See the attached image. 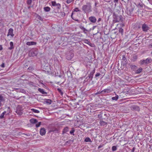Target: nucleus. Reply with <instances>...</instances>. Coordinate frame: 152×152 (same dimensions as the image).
<instances>
[{
    "label": "nucleus",
    "instance_id": "obj_10",
    "mask_svg": "<svg viewBox=\"0 0 152 152\" xmlns=\"http://www.w3.org/2000/svg\"><path fill=\"white\" fill-rule=\"evenodd\" d=\"M4 101L5 99L3 95L2 94H0V107L3 105L2 102H4Z\"/></svg>",
    "mask_w": 152,
    "mask_h": 152
},
{
    "label": "nucleus",
    "instance_id": "obj_55",
    "mask_svg": "<svg viewBox=\"0 0 152 152\" xmlns=\"http://www.w3.org/2000/svg\"><path fill=\"white\" fill-rule=\"evenodd\" d=\"M118 0H114V1L115 3H118Z\"/></svg>",
    "mask_w": 152,
    "mask_h": 152
},
{
    "label": "nucleus",
    "instance_id": "obj_23",
    "mask_svg": "<svg viewBox=\"0 0 152 152\" xmlns=\"http://www.w3.org/2000/svg\"><path fill=\"white\" fill-rule=\"evenodd\" d=\"M38 91L42 94H47V93L44 91V90L43 89H42L40 88H39L38 89Z\"/></svg>",
    "mask_w": 152,
    "mask_h": 152
},
{
    "label": "nucleus",
    "instance_id": "obj_64",
    "mask_svg": "<svg viewBox=\"0 0 152 152\" xmlns=\"http://www.w3.org/2000/svg\"><path fill=\"white\" fill-rule=\"evenodd\" d=\"M151 54L152 55V52H151Z\"/></svg>",
    "mask_w": 152,
    "mask_h": 152
},
{
    "label": "nucleus",
    "instance_id": "obj_50",
    "mask_svg": "<svg viewBox=\"0 0 152 152\" xmlns=\"http://www.w3.org/2000/svg\"><path fill=\"white\" fill-rule=\"evenodd\" d=\"M135 148H136L135 147H134L131 150V152H134Z\"/></svg>",
    "mask_w": 152,
    "mask_h": 152
},
{
    "label": "nucleus",
    "instance_id": "obj_45",
    "mask_svg": "<svg viewBox=\"0 0 152 152\" xmlns=\"http://www.w3.org/2000/svg\"><path fill=\"white\" fill-rule=\"evenodd\" d=\"M32 2V0H27V3L28 5L30 4Z\"/></svg>",
    "mask_w": 152,
    "mask_h": 152
},
{
    "label": "nucleus",
    "instance_id": "obj_56",
    "mask_svg": "<svg viewBox=\"0 0 152 152\" xmlns=\"http://www.w3.org/2000/svg\"><path fill=\"white\" fill-rule=\"evenodd\" d=\"M102 20V19L101 18H99L98 19V22H99L100 21H101Z\"/></svg>",
    "mask_w": 152,
    "mask_h": 152
},
{
    "label": "nucleus",
    "instance_id": "obj_40",
    "mask_svg": "<svg viewBox=\"0 0 152 152\" xmlns=\"http://www.w3.org/2000/svg\"><path fill=\"white\" fill-rule=\"evenodd\" d=\"M74 12H80V10L78 9V8H76L73 10Z\"/></svg>",
    "mask_w": 152,
    "mask_h": 152
},
{
    "label": "nucleus",
    "instance_id": "obj_4",
    "mask_svg": "<svg viewBox=\"0 0 152 152\" xmlns=\"http://www.w3.org/2000/svg\"><path fill=\"white\" fill-rule=\"evenodd\" d=\"M38 53V50L36 48L32 49L30 51L29 55L31 56H36Z\"/></svg>",
    "mask_w": 152,
    "mask_h": 152
},
{
    "label": "nucleus",
    "instance_id": "obj_5",
    "mask_svg": "<svg viewBox=\"0 0 152 152\" xmlns=\"http://www.w3.org/2000/svg\"><path fill=\"white\" fill-rule=\"evenodd\" d=\"M23 109L21 106L18 105L17 107L16 110L15 111L17 114L19 115H21L23 113L22 111Z\"/></svg>",
    "mask_w": 152,
    "mask_h": 152
},
{
    "label": "nucleus",
    "instance_id": "obj_48",
    "mask_svg": "<svg viewBox=\"0 0 152 152\" xmlns=\"http://www.w3.org/2000/svg\"><path fill=\"white\" fill-rule=\"evenodd\" d=\"M101 75L99 73H97L95 75L96 77L99 76Z\"/></svg>",
    "mask_w": 152,
    "mask_h": 152
},
{
    "label": "nucleus",
    "instance_id": "obj_14",
    "mask_svg": "<svg viewBox=\"0 0 152 152\" xmlns=\"http://www.w3.org/2000/svg\"><path fill=\"white\" fill-rule=\"evenodd\" d=\"M13 29L12 28H10L9 29L8 32L7 34V36H9L10 35L12 37H13L14 35L13 34Z\"/></svg>",
    "mask_w": 152,
    "mask_h": 152
},
{
    "label": "nucleus",
    "instance_id": "obj_13",
    "mask_svg": "<svg viewBox=\"0 0 152 152\" xmlns=\"http://www.w3.org/2000/svg\"><path fill=\"white\" fill-rule=\"evenodd\" d=\"M95 69L94 68L88 76V77L89 79H90L91 80H92V79L93 78V75L95 73Z\"/></svg>",
    "mask_w": 152,
    "mask_h": 152
},
{
    "label": "nucleus",
    "instance_id": "obj_54",
    "mask_svg": "<svg viewBox=\"0 0 152 152\" xmlns=\"http://www.w3.org/2000/svg\"><path fill=\"white\" fill-rule=\"evenodd\" d=\"M102 146H103L101 145H99V146L98 147V149H99L100 148H102Z\"/></svg>",
    "mask_w": 152,
    "mask_h": 152
},
{
    "label": "nucleus",
    "instance_id": "obj_31",
    "mask_svg": "<svg viewBox=\"0 0 152 152\" xmlns=\"http://www.w3.org/2000/svg\"><path fill=\"white\" fill-rule=\"evenodd\" d=\"M85 141L86 142H92L91 139L88 137H86L85 139Z\"/></svg>",
    "mask_w": 152,
    "mask_h": 152
},
{
    "label": "nucleus",
    "instance_id": "obj_28",
    "mask_svg": "<svg viewBox=\"0 0 152 152\" xmlns=\"http://www.w3.org/2000/svg\"><path fill=\"white\" fill-rule=\"evenodd\" d=\"M69 128L68 127H65L63 131V133H66V132L68 131Z\"/></svg>",
    "mask_w": 152,
    "mask_h": 152
},
{
    "label": "nucleus",
    "instance_id": "obj_29",
    "mask_svg": "<svg viewBox=\"0 0 152 152\" xmlns=\"http://www.w3.org/2000/svg\"><path fill=\"white\" fill-rule=\"evenodd\" d=\"M118 95L116 94V96H115L112 97V99L113 100L117 101L118 99Z\"/></svg>",
    "mask_w": 152,
    "mask_h": 152
},
{
    "label": "nucleus",
    "instance_id": "obj_51",
    "mask_svg": "<svg viewBox=\"0 0 152 152\" xmlns=\"http://www.w3.org/2000/svg\"><path fill=\"white\" fill-rule=\"evenodd\" d=\"M70 141H71V140H69V141H67L66 142H65V143H66V144H67V143H68V144H70Z\"/></svg>",
    "mask_w": 152,
    "mask_h": 152
},
{
    "label": "nucleus",
    "instance_id": "obj_17",
    "mask_svg": "<svg viewBox=\"0 0 152 152\" xmlns=\"http://www.w3.org/2000/svg\"><path fill=\"white\" fill-rule=\"evenodd\" d=\"M99 124L101 126H106L107 124V123L101 120L99 122Z\"/></svg>",
    "mask_w": 152,
    "mask_h": 152
},
{
    "label": "nucleus",
    "instance_id": "obj_44",
    "mask_svg": "<svg viewBox=\"0 0 152 152\" xmlns=\"http://www.w3.org/2000/svg\"><path fill=\"white\" fill-rule=\"evenodd\" d=\"M74 0H66V2L69 4L73 1Z\"/></svg>",
    "mask_w": 152,
    "mask_h": 152
},
{
    "label": "nucleus",
    "instance_id": "obj_20",
    "mask_svg": "<svg viewBox=\"0 0 152 152\" xmlns=\"http://www.w3.org/2000/svg\"><path fill=\"white\" fill-rule=\"evenodd\" d=\"M137 58V56L135 55H134L132 56V57L131 58V60L132 61H134V62L136 60Z\"/></svg>",
    "mask_w": 152,
    "mask_h": 152
},
{
    "label": "nucleus",
    "instance_id": "obj_8",
    "mask_svg": "<svg viewBox=\"0 0 152 152\" xmlns=\"http://www.w3.org/2000/svg\"><path fill=\"white\" fill-rule=\"evenodd\" d=\"M52 6L55 7L56 8L59 9L61 7V5L59 3H56L55 1H52L51 2Z\"/></svg>",
    "mask_w": 152,
    "mask_h": 152
},
{
    "label": "nucleus",
    "instance_id": "obj_53",
    "mask_svg": "<svg viewBox=\"0 0 152 152\" xmlns=\"http://www.w3.org/2000/svg\"><path fill=\"white\" fill-rule=\"evenodd\" d=\"M3 48L1 45H0V51L2 50Z\"/></svg>",
    "mask_w": 152,
    "mask_h": 152
},
{
    "label": "nucleus",
    "instance_id": "obj_26",
    "mask_svg": "<svg viewBox=\"0 0 152 152\" xmlns=\"http://www.w3.org/2000/svg\"><path fill=\"white\" fill-rule=\"evenodd\" d=\"M130 67L132 69H135L137 68V66L134 65L129 64Z\"/></svg>",
    "mask_w": 152,
    "mask_h": 152
},
{
    "label": "nucleus",
    "instance_id": "obj_27",
    "mask_svg": "<svg viewBox=\"0 0 152 152\" xmlns=\"http://www.w3.org/2000/svg\"><path fill=\"white\" fill-rule=\"evenodd\" d=\"M83 42L84 43L87 44L89 45H90L91 46V43L87 39H84L83 40Z\"/></svg>",
    "mask_w": 152,
    "mask_h": 152
},
{
    "label": "nucleus",
    "instance_id": "obj_49",
    "mask_svg": "<svg viewBox=\"0 0 152 152\" xmlns=\"http://www.w3.org/2000/svg\"><path fill=\"white\" fill-rule=\"evenodd\" d=\"M1 67L3 68H4L5 67L4 63H2V64L0 65Z\"/></svg>",
    "mask_w": 152,
    "mask_h": 152
},
{
    "label": "nucleus",
    "instance_id": "obj_7",
    "mask_svg": "<svg viewBox=\"0 0 152 152\" xmlns=\"http://www.w3.org/2000/svg\"><path fill=\"white\" fill-rule=\"evenodd\" d=\"M142 31L145 32H146L149 29V27L147 25L145 24H144L142 25Z\"/></svg>",
    "mask_w": 152,
    "mask_h": 152
},
{
    "label": "nucleus",
    "instance_id": "obj_19",
    "mask_svg": "<svg viewBox=\"0 0 152 152\" xmlns=\"http://www.w3.org/2000/svg\"><path fill=\"white\" fill-rule=\"evenodd\" d=\"M17 92L24 93L25 92V91L24 89L21 88H16L15 89Z\"/></svg>",
    "mask_w": 152,
    "mask_h": 152
},
{
    "label": "nucleus",
    "instance_id": "obj_22",
    "mask_svg": "<svg viewBox=\"0 0 152 152\" xmlns=\"http://www.w3.org/2000/svg\"><path fill=\"white\" fill-rule=\"evenodd\" d=\"M79 27L80 29H81V30H83L84 33L85 34L86 33V31H88L87 29H86V28H85L83 26H80Z\"/></svg>",
    "mask_w": 152,
    "mask_h": 152
},
{
    "label": "nucleus",
    "instance_id": "obj_62",
    "mask_svg": "<svg viewBox=\"0 0 152 152\" xmlns=\"http://www.w3.org/2000/svg\"><path fill=\"white\" fill-rule=\"evenodd\" d=\"M76 21H77V22H79V20L78 19H77L76 20Z\"/></svg>",
    "mask_w": 152,
    "mask_h": 152
},
{
    "label": "nucleus",
    "instance_id": "obj_15",
    "mask_svg": "<svg viewBox=\"0 0 152 152\" xmlns=\"http://www.w3.org/2000/svg\"><path fill=\"white\" fill-rule=\"evenodd\" d=\"M111 91V90H110V88H107L104 89V90L102 91L100 93H110Z\"/></svg>",
    "mask_w": 152,
    "mask_h": 152
},
{
    "label": "nucleus",
    "instance_id": "obj_34",
    "mask_svg": "<svg viewBox=\"0 0 152 152\" xmlns=\"http://www.w3.org/2000/svg\"><path fill=\"white\" fill-rule=\"evenodd\" d=\"M31 110L33 112L35 113H39V110L34 109H31Z\"/></svg>",
    "mask_w": 152,
    "mask_h": 152
},
{
    "label": "nucleus",
    "instance_id": "obj_16",
    "mask_svg": "<svg viewBox=\"0 0 152 152\" xmlns=\"http://www.w3.org/2000/svg\"><path fill=\"white\" fill-rule=\"evenodd\" d=\"M40 133L41 135L42 136L45 135L46 133L45 129L44 128H41L40 131Z\"/></svg>",
    "mask_w": 152,
    "mask_h": 152
},
{
    "label": "nucleus",
    "instance_id": "obj_58",
    "mask_svg": "<svg viewBox=\"0 0 152 152\" xmlns=\"http://www.w3.org/2000/svg\"><path fill=\"white\" fill-rule=\"evenodd\" d=\"M97 3L96 1L95 2V6L96 7H97L96 5H97Z\"/></svg>",
    "mask_w": 152,
    "mask_h": 152
},
{
    "label": "nucleus",
    "instance_id": "obj_47",
    "mask_svg": "<svg viewBox=\"0 0 152 152\" xmlns=\"http://www.w3.org/2000/svg\"><path fill=\"white\" fill-rule=\"evenodd\" d=\"M122 60L124 61H125L126 60V58L124 55H123L122 56Z\"/></svg>",
    "mask_w": 152,
    "mask_h": 152
},
{
    "label": "nucleus",
    "instance_id": "obj_35",
    "mask_svg": "<svg viewBox=\"0 0 152 152\" xmlns=\"http://www.w3.org/2000/svg\"><path fill=\"white\" fill-rule=\"evenodd\" d=\"M119 33H121V34L122 35L123 34V32H124L123 29L122 28H119Z\"/></svg>",
    "mask_w": 152,
    "mask_h": 152
},
{
    "label": "nucleus",
    "instance_id": "obj_57",
    "mask_svg": "<svg viewBox=\"0 0 152 152\" xmlns=\"http://www.w3.org/2000/svg\"><path fill=\"white\" fill-rule=\"evenodd\" d=\"M100 93H100V92H98L96 93L95 94V95H97V94H99Z\"/></svg>",
    "mask_w": 152,
    "mask_h": 152
},
{
    "label": "nucleus",
    "instance_id": "obj_12",
    "mask_svg": "<svg viewBox=\"0 0 152 152\" xmlns=\"http://www.w3.org/2000/svg\"><path fill=\"white\" fill-rule=\"evenodd\" d=\"M89 20L92 23H95L96 21V18L94 16H91L89 17Z\"/></svg>",
    "mask_w": 152,
    "mask_h": 152
},
{
    "label": "nucleus",
    "instance_id": "obj_33",
    "mask_svg": "<svg viewBox=\"0 0 152 152\" xmlns=\"http://www.w3.org/2000/svg\"><path fill=\"white\" fill-rule=\"evenodd\" d=\"M142 70L141 68H140L137 69L136 71V73L137 74H139L141 72Z\"/></svg>",
    "mask_w": 152,
    "mask_h": 152
},
{
    "label": "nucleus",
    "instance_id": "obj_46",
    "mask_svg": "<svg viewBox=\"0 0 152 152\" xmlns=\"http://www.w3.org/2000/svg\"><path fill=\"white\" fill-rule=\"evenodd\" d=\"M41 124V122H39L38 123L36 124V126L37 127H39Z\"/></svg>",
    "mask_w": 152,
    "mask_h": 152
},
{
    "label": "nucleus",
    "instance_id": "obj_25",
    "mask_svg": "<svg viewBox=\"0 0 152 152\" xmlns=\"http://www.w3.org/2000/svg\"><path fill=\"white\" fill-rule=\"evenodd\" d=\"M10 47L9 48V50H12L14 48L13 43L12 42H10Z\"/></svg>",
    "mask_w": 152,
    "mask_h": 152
},
{
    "label": "nucleus",
    "instance_id": "obj_2",
    "mask_svg": "<svg viewBox=\"0 0 152 152\" xmlns=\"http://www.w3.org/2000/svg\"><path fill=\"white\" fill-rule=\"evenodd\" d=\"M82 10L86 13H88L92 11L91 6L90 3L83 5L82 7Z\"/></svg>",
    "mask_w": 152,
    "mask_h": 152
},
{
    "label": "nucleus",
    "instance_id": "obj_24",
    "mask_svg": "<svg viewBox=\"0 0 152 152\" xmlns=\"http://www.w3.org/2000/svg\"><path fill=\"white\" fill-rule=\"evenodd\" d=\"M144 6V4L142 2L138 3L137 5V6L138 7L143 8Z\"/></svg>",
    "mask_w": 152,
    "mask_h": 152
},
{
    "label": "nucleus",
    "instance_id": "obj_11",
    "mask_svg": "<svg viewBox=\"0 0 152 152\" xmlns=\"http://www.w3.org/2000/svg\"><path fill=\"white\" fill-rule=\"evenodd\" d=\"M74 54L72 53L69 52L68 53L66 56V58L68 60H70L74 56Z\"/></svg>",
    "mask_w": 152,
    "mask_h": 152
},
{
    "label": "nucleus",
    "instance_id": "obj_60",
    "mask_svg": "<svg viewBox=\"0 0 152 152\" xmlns=\"http://www.w3.org/2000/svg\"><path fill=\"white\" fill-rule=\"evenodd\" d=\"M56 130H57L56 129L55 130H51L50 131L51 132H54V131H55Z\"/></svg>",
    "mask_w": 152,
    "mask_h": 152
},
{
    "label": "nucleus",
    "instance_id": "obj_21",
    "mask_svg": "<svg viewBox=\"0 0 152 152\" xmlns=\"http://www.w3.org/2000/svg\"><path fill=\"white\" fill-rule=\"evenodd\" d=\"M30 122L32 124H36L37 122V121L35 119L31 118L30 119Z\"/></svg>",
    "mask_w": 152,
    "mask_h": 152
},
{
    "label": "nucleus",
    "instance_id": "obj_59",
    "mask_svg": "<svg viewBox=\"0 0 152 152\" xmlns=\"http://www.w3.org/2000/svg\"><path fill=\"white\" fill-rule=\"evenodd\" d=\"M94 11H96L97 10V9L96 8V7H95L94 8Z\"/></svg>",
    "mask_w": 152,
    "mask_h": 152
},
{
    "label": "nucleus",
    "instance_id": "obj_6",
    "mask_svg": "<svg viewBox=\"0 0 152 152\" xmlns=\"http://www.w3.org/2000/svg\"><path fill=\"white\" fill-rule=\"evenodd\" d=\"M151 62V60L150 59L147 58L145 60H141L140 61V64L141 65H143L144 64H147Z\"/></svg>",
    "mask_w": 152,
    "mask_h": 152
},
{
    "label": "nucleus",
    "instance_id": "obj_42",
    "mask_svg": "<svg viewBox=\"0 0 152 152\" xmlns=\"http://www.w3.org/2000/svg\"><path fill=\"white\" fill-rule=\"evenodd\" d=\"M75 132V130L74 129H72L71 131H70V133L71 134H72L73 135H74V132Z\"/></svg>",
    "mask_w": 152,
    "mask_h": 152
},
{
    "label": "nucleus",
    "instance_id": "obj_38",
    "mask_svg": "<svg viewBox=\"0 0 152 152\" xmlns=\"http://www.w3.org/2000/svg\"><path fill=\"white\" fill-rule=\"evenodd\" d=\"M37 18L38 19L40 20L41 21H42L43 20V18H42L40 15H38L37 16Z\"/></svg>",
    "mask_w": 152,
    "mask_h": 152
},
{
    "label": "nucleus",
    "instance_id": "obj_3",
    "mask_svg": "<svg viewBox=\"0 0 152 152\" xmlns=\"http://www.w3.org/2000/svg\"><path fill=\"white\" fill-rule=\"evenodd\" d=\"M134 7L133 5H131L129 7H127L126 11L127 14L129 15H131L132 14Z\"/></svg>",
    "mask_w": 152,
    "mask_h": 152
},
{
    "label": "nucleus",
    "instance_id": "obj_43",
    "mask_svg": "<svg viewBox=\"0 0 152 152\" xmlns=\"http://www.w3.org/2000/svg\"><path fill=\"white\" fill-rule=\"evenodd\" d=\"M30 85H32L33 86L35 87L37 86L36 85L35 83L32 82L30 83Z\"/></svg>",
    "mask_w": 152,
    "mask_h": 152
},
{
    "label": "nucleus",
    "instance_id": "obj_61",
    "mask_svg": "<svg viewBox=\"0 0 152 152\" xmlns=\"http://www.w3.org/2000/svg\"><path fill=\"white\" fill-rule=\"evenodd\" d=\"M122 26H124V24H122Z\"/></svg>",
    "mask_w": 152,
    "mask_h": 152
},
{
    "label": "nucleus",
    "instance_id": "obj_30",
    "mask_svg": "<svg viewBox=\"0 0 152 152\" xmlns=\"http://www.w3.org/2000/svg\"><path fill=\"white\" fill-rule=\"evenodd\" d=\"M44 10L46 12L49 11L50 10V8L48 7H44Z\"/></svg>",
    "mask_w": 152,
    "mask_h": 152
},
{
    "label": "nucleus",
    "instance_id": "obj_41",
    "mask_svg": "<svg viewBox=\"0 0 152 152\" xmlns=\"http://www.w3.org/2000/svg\"><path fill=\"white\" fill-rule=\"evenodd\" d=\"M60 15L62 17H64L65 15V13L64 12H61L60 13Z\"/></svg>",
    "mask_w": 152,
    "mask_h": 152
},
{
    "label": "nucleus",
    "instance_id": "obj_18",
    "mask_svg": "<svg viewBox=\"0 0 152 152\" xmlns=\"http://www.w3.org/2000/svg\"><path fill=\"white\" fill-rule=\"evenodd\" d=\"M36 42L34 41L28 42L26 43V45L29 46L36 45Z\"/></svg>",
    "mask_w": 152,
    "mask_h": 152
},
{
    "label": "nucleus",
    "instance_id": "obj_52",
    "mask_svg": "<svg viewBox=\"0 0 152 152\" xmlns=\"http://www.w3.org/2000/svg\"><path fill=\"white\" fill-rule=\"evenodd\" d=\"M148 1L150 4L152 5V0H148Z\"/></svg>",
    "mask_w": 152,
    "mask_h": 152
},
{
    "label": "nucleus",
    "instance_id": "obj_39",
    "mask_svg": "<svg viewBox=\"0 0 152 152\" xmlns=\"http://www.w3.org/2000/svg\"><path fill=\"white\" fill-rule=\"evenodd\" d=\"M46 103L49 104H50L51 103V100L49 99H47L46 102Z\"/></svg>",
    "mask_w": 152,
    "mask_h": 152
},
{
    "label": "nucleus",
    "instance_id": "obj_1",
    "mask_svg": "<svg viewBox=\"0 0 152 152\" xmlns=\"http://www.w3.org/2000/svg\"><path fill=\"white\" fill-rule=\"evenodd\" d=\"M113 22L116 23L119 22H122L123 21L124 18L121 15H118L115 12L113 13Z\"/></svg>",
    "mask_w": 152,
    "mask_h": 152
},
{
    "label": "nucleus",
    "instance_id": "obj_36",
    "mask_svg": "<svg viewBox=\"0 0 152 152\" xmlns=\"http://www.w3.org/2000/svg\"><path fill=\"white\" fill-rule=\"evenodd\" d=\"M58 91L61 94L62 96L63 94V92L61 91V90L59 88H58L57 89Z\"/></svg>",
    "mask_w": 152,
    "mask_h": 152
},
{
    "label": "nucleus",
    "instance_id": "obj_9",
    "mask_svg": "<svg viewBox=\"0 0 152 152\" xmlns=\"http://www.w3.org/2000/svg\"><path fill=\"white\" fill-rule=\"evenodd\" d=\"M132 110L133 111H139L140 110L139 107L137 106L132 105L131 106Z\"/></svg>",
    "mask_w": 152,
    "mask_h": 152
},
{
    "label": "nucleus",
    "instance_id": "obj_63",
    "mask_svg": "<svg viewBox=\"0 0 152 152\" xmlns=\"http://www.w3.org/2000/svg\"><path fill=\"white\" fill-rule=\"evenodd\" d=\"M151 47H152V44H151Z\"/></svg>",
    "mask_w": 152,
    "mask_h": 152
},
{
    "label": "nucleus",
    "instance_id": "obj_32",
    "mask_svg": "<svg viewBox=\"0 0 152 152\" xmlns=\"http://www.w3.org/2000/svg\"><path fill=\"white\" fill-rule=\"evenodd\" d=\"M6 113V111H4V112L2 113L0 115V118L2 119L4 117V116L5 114Z\"/></svg>",
    "mask_w": 152,
    "mask_h": 152
},
{
    "label": "nucleus",
    "instance_id": "obj_37",
    "mask_svg": "<svg viewBox=\"0 0 152 152\" xmlns=\"http://www.w3.org/2000/svg\"><path fill=\"white\" fill-rule=\"evenodd\" d=\"M117 149V148L116 146H113L112 147V150L113 151H116Z\"/></svg>",
    "mask_w": 152,
    "mask_h": 152
}]
</instances>
